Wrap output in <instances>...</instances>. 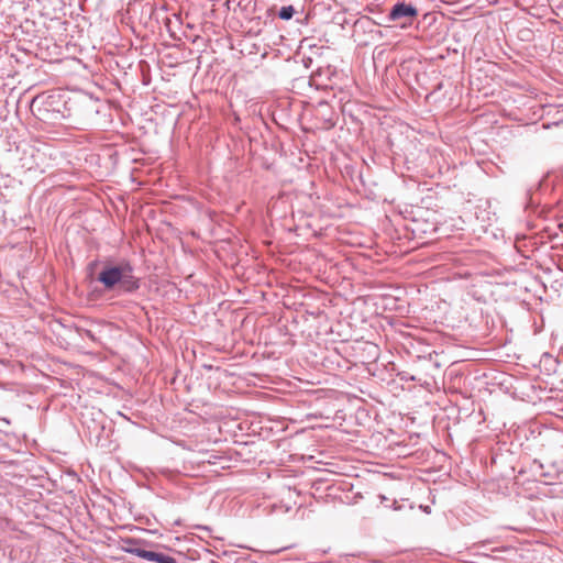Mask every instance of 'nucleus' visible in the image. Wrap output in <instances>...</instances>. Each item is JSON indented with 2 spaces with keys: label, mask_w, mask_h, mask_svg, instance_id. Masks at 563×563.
<instances>
[{
  "label": "nucleus",
  "mask_w": 563,
  "mask_h": 563,
  "mask_svg": "<svg viewBox=\"0 0 563 563\" xmlns=\"http://www.w3.org/2000/svg\"><path fill=\"white\" fill-rule=\"evenodd\" d=\"M375 412L373 406L354 396V452L373 454L380 440V433H374Z\"/></svg>",
  "instance_id": "nucleus-1"
},
{
  "label": "nucleus",
  "mask_w": 563,
  "mask_h": 563,
  "mask_svg": "<svg viewBox=\"0 0 563 563\" xmlns=\"http://www.w3.org/2000/svg\"><path fill=\"white\" fill-rule=\"evenodd\" d=\"M98 280L107 288L119 286L124 291H134L139 288V279L133 275V267L128 261L115 265H106L98 276Z\"/></svg>",
  "instance_id": "nucleus-2"
},
{
  "label": "nucleus",
  "mask_w": 563,
  "mask_h": 563,
  "mask_svg": "<svg viewBox=\"0 0 563 563\" xmlns=\"http://www.w3.org/2000/svg\"><path fill=\"white\" fill-rule=\"evenodd\" d=\"M379 347L364 335L354 338V376L369 377L375 375Z\"/></svg>",
  "instance_id": "nucleus-3"
},
{
  "label": "nucleus",
  "mask_w": 563,
  "mask_h": 563,
  "mask_svg": "<svg viewBox=\"0 0 563 563\" xmlns=\"http://www.w3.org/2000/svg\"><path fill=\"white\" fill-rule=\"evenodd\" d=\"M418 15V10L411 3L398 2L386 16L387 22H400L401 27L411 25L412 20Z\"/></svg>",
  "instance_id": "nucleus-4"
},
{
  "label": "nucleus",
  "mask_w": 563,
  "mask_h": 563,
  "mask_svg": "<svg viewBox=\"0 0 563 563\" xmlns=\"http://www.w3.org/2000/svg\"><path fill=\"white\" fill-rule=\"evenodd\" d=\"M135 543L136 541L133 539L124 540L125 545L123 547V550L128 553L134 554L147 561H153L157 563H176V560L169 555L137 548L135 547Z\"/></svg>",
  "instance_id": "nucleus-5"
},
{
  "label": "nucleus",
  "mask_w": 563,
  "mask_h": 563,
  "mask_svg": "<svg viewBox=\"0 0 563 563\" xmlns=\"http://www.w3.org/2000/svg\"><path fill=\"white\" fill-rule=\"evenodd\" d=\"M376 302L375 298L371 296H358L354 298V312L360 311L361 322L369 323L372 327V320L376 318Z\"/></svg>",
  "instance_id": "nucleus-6"
},
{
  "label": "nucleus",
  "mask_w": 563,
  "mask_h": 563,
  "mask_svg": "<svg viewBox=\"0 0 563 563\" xmlns=\"http://www.w3.org/2000/svg\"><path fill=\"white\" fill-rule=\"evenodd\" d=\"M375 24L372 22V20L366 15H361L357 19L354 20V31L357 29H366L369 26H374Z\"/></svg>",
  "instance_id": "nucleus-7"
},
{
  "label": "nucleus",
  "mask_w": 563,
  "mask_h": 563,
  "mask_svg": "<svg viewBox=\"0 0 563 563\" xmlns=\"http://www.w3.org/2000/svg\"><path fill=\"white\" fill-rule=\"evenodd\" d=\"M295 10L291 5L283 7L278 13V16L283 20H289L292 18Z\"/></svg>",
  "instance_id": "nucleus-8"
},
{
  "label": "nucleus",
  "mask_w": 563,
  "mask_h": 563,
  "mask_svg": "<svg viewBox=\"0 0 563 563\" xmlns=\"http://www.w3.org/2000/svg\"><path fill=\"white\" fill-rule=\"evenodd\" d=\"M361 257H363V254L354 251V257H353L354 266L356 265V262H358V260Z\"/></svg>",
  "instance_id": "nucleus-9"
},
{
  "label": "nucleus",
  "mask_w": 563,
  "mask_h": 563,
  "mask_svg": "<svg viewBox=\"0 0 563 563\" xmlns=\"http://www.w3.org/2000/svg\"><path fill=\"white\" fill-rule=\"evenodd\" d=\"M358 497H360V498H362L361 493H356V494H354V496H353L354 504L356 503V499H357Z\"/></svg>",
  "instance_id": "nucleus-10"
},
{
  "label": "nucleus",
  "mask_w": 563,
  "mask_h": 563,
  "mask_svg": "<svg viewBox=\"0 0 563 563\" xmlns=\"http://www.w3.org/2000/svg\"><path fill=\"white\" fill-rule=\"evenodd\" d=\"M375 497L378 498V499H385V497L382 496V495H376Z\"/></svg>",
  "instance_id": "nucleus-11"
}]
</instances>
